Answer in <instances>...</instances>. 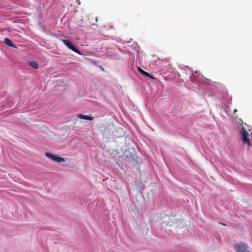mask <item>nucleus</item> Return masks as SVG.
Listing matches in <instances>:
<instances>
[{
    "label": "nucleus",
    "mask_w": 252,
    "mask_h": 252,
    "mask_svg": "<svg viewBox=\"0 0 252 252\" xmlns=\"http://www.w3.org/2000/svg\"><path fill=\"white\" fill-rule=\"evenodd\" d=\"M240 134L241 139L242 140L243 144H246L248 146L251 145V142L249 138V134L246 129L242 127L240 131Z\"/></svg>",
    "instance_id": "1"
},
{
    "label": "nucleus",
    "mask_w": 252,
    "mask_h": 252,
    "mask_svg": "<svg viewBox=\"0 0 252 252\" xmlns=\"http://www.w3.org/2000/svg\"><path fill=\"white\" fill-rule=\"evenodd\" d=\"M236 252H250L248 246L243 242L236 243L234 245Z\"/></svg>",
    "instance_id": "2"
},
{
    "label": "nucleus",
    "mask_w": 252,
    "mask_h": 252,
    "mask_svg": "<svg viewBox=\"0 0 252 252\" xmlns=\"http://www.w3.org/2000/svg\"><path fill=\"white\" fill-rule=\"evenodd\" d=\"M64 45L68 47L69 49L72 51L77 53L79 54H81L79 50L76 48V47L73 45L71 41L66 39H60Z\"/></svg>",
    "instance_id": "3"
},
{
    "label": "nucleus",
    "mask_w": 252,
    "mask_h": 252,
    "mask_svg": "<svg viewBox=\"0 0 252 252\" xmlns=\"http://www.w3.org/2000/svg\"><path fill=\"white\" fill-rule=\"evenodd\" d=\"M45 155L46 157H47L48 158L59 163L65 161L64 159L63 158L60 157L56 155H53L50 153L46 152L45 153Z\"/></svg>",
    "instance_id": "4"
},
{
    "label": "nucleus",
    "mask_w": 252,
    "mask_h": 252,
    "mask_svg": "<svg viewBox=\"0 0 252 252\" xmlns=\"http://www.w3.org/2000/svg\"><path fill=\"white\" fill-rule=\"evenodd\" d=\"M77 117L80 119H85V120H89V121H93L94 119V117H92L91 116L85 115H83V114H81L78 115Z\"/></svg>",
    "instance_id": "5"
},
{
    "label": "nucleus",
    "mask_w": 252,
    "mask_h": 252,
    "mask_svg": "<svg viewBox=\"0 0 252 252\" xmlns=\"http://www.w3.org/2000/svg\"><path fill=\"white\" fill-rule=\"evenodd\" d=\"M4 42L6 45L10 47H15L14 44L8 38H5Z\"/></svg>",
    "instance_id": "6"
},
{
    "label": "nucleus",
    "mask_w": 252,
    "mask_h": 252,
    "mask_svg": "<svg viewBox=\"0 0 252 252\" xmlns=\"http://www.w3.org/2000/svg\"><path fill=\"white\" fill-rule=\"evenodd\" d=\"M138 71L141 73H142V74L144 75L145 76H148L149 77H151L153 79H154V77H153L150 74H149V73L145 71L144 70H143L142 68H141L140 67H138Z\"/></svg>",
    "instance_id": "7"
},
{
    "label": "nucleus",
    "mask_w": 252,
    "mask_h": 252,
    "mask_svg": "<svg viewBox=\"0 0 252 252\" xmlns=\"http://www.w3.org/2000/svg\"><path fill=\"white\" fill-rule=\"evenodd\" d=\"M29 64L31 66L33 67L34 69H38L39 68V66L36 62L32 61L29 63Z\"/></svg>",
    "instance_id": "8"
},
{
    "label": "nucleus",
    "mask_w": 252,
    "mask_h": 252,
    "mask_svg": "<svg viewBox=\"0 0 252 252\" xmlns=\"http://www.w3.org/2000/svg\"><path fill=\"white\" fill-rule=\"evenodd\" d=\"M119 130H120L121 133H123V131L122 128H120Z\"/></svg>",
    "instance_id": "9"
},
{
    "label": "nucleus",
    "mask_w": 252,
    "mask_h": 252,
    "mask_svg": "<svg viewBox=\"0 0 252 252\" xmlns=\"http://www.w3.org/2000/svg\"><path fill=\"white\" fill-rule=\"evenodd\" d=\"M95 21H96V22H97V21L98 19H97V17H95Z\"/></svg>",
    "instance_id": "10"
}]
</instances>
